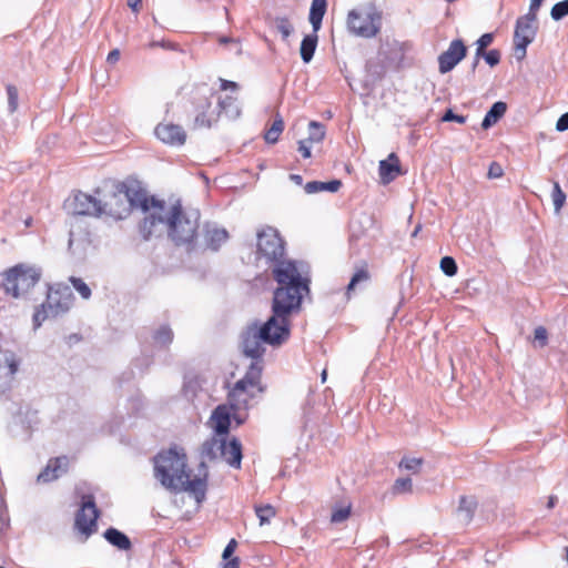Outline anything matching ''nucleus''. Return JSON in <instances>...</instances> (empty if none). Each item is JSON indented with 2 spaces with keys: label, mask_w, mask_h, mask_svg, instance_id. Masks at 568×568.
<instances>
[{
  "label": "nucleus",
  "mask_w": 568,
  "mask_h": 568,
  "mask_svg": "<svg viewBox=\"0 0 568 568\" xmlns=\"http://www.w3.org/2000/svg\"><path fill=\"white\" fill-rule=\"evenodd\" d=\"M148 203L146 199L142 202V209L146 215L140 225V232L144 240L168 232L176 245L193 242L199 229V211H183L180 205L166 207L164 203L154 200H152L151 206Z\"/></svg>",
  "instance_id": "1"
},
{
  "label": "nucleus",
  "mask_w": 568,
  "mask_h": 568,
  "mask_svg": "<svg viewBox=\"0 0 568 568\" xmlns=\"http://www.w3.org/2000/svg\"><path fill=\"white\" fill-rule=\"evenodd\" d=\"M277 286L273 293L272 313L282 320L300 312L304 296L310 293L311 268L304 261L283 260L272 267Z\"/></svg>",
  "instance_id": "2"
},
{
  "label": "nucleus",
  "mask_w": 568,
  "mask_h": 568,
  "mask_svg": "<svg viewBox=\"0 0 568 568\" xmlns=\"http://www.w3.org/2000/svg\"><path fill=\"white\" fill-rule=\"evenodd\" d=\"M185 454L179 453L175 448L162 452L154 457V476L161 485L172 491H187L200 504L204 500L206 493L205 465L201 463L203 477L196 476L193 479L185 471Z\"/></svg>",
  "instance_id": "3"
},
{
  "label": "nucleus",
  "mask_w": 568,
  "mask_h": 568,
  "mask_svg": "<svg viewBox=\"0 0 568 568\" xmlns=\"http://www.w3.org/2000/svg\"><path fill=\"white\" fill-rule=\"evenodd\" d=\"M290 337V321L275 314L260 327H250L243 335L242 348L245 356L261 359L265 348L263 344L278 346Z\"/></svg>",
  "instance_id": "4"
},
{
  "label": "nucleus",
  "mask_w": 568,
  "mask_h": 568,
  "mask_svg": "<svg viewBox=\"0 0 568 568\" xmlns=\"http://www.w3.org/2000/svg\"><path fill=\"white\" fill-rule=\"evenodd\" d=\"M42 277L40 266L18 263L1 273V287L13 298H28Z\"/></svg>",
  "instance_id": "5"
},
{
  "label": "nucleus",
  "mask_w": 568,
  "mask_h": 568,
  "mask_svg": "<svg viewBox=\"0 0 568 568\" xmlns=\"http://www.w3.org/2000/svg\"><path fill=\"white\" fill-rule=\"evenodd\" d=\"M346 28L353 36L374 38L382 28V12L373 3L354 8L347 13Z\"/></svg>",
  "instance_id": "6"
},
{
  "label": "nucleus",
  "mask_w": 568,
  "mask_h": 568,
  "mask_svg": "<svg viewBox=\"0 0 568 568\" xmlns=\"http://www.w3.org/2000/svg\"><path fill=\"white\" fill-rule=\"evenodd\" d=\"M95 193L100 196L101 217H111L118 221L130 215L133 201L126 191L118 187L110 191L97 189Z\"/></svg>",
  "instance_id": "7"
},
{
  "label": "nucleus",
  "mask_w": 568,
  "mask_h": 568,
  "mask_svg": "<svg viewBox=\"0 0 568 568\" xmlns=\"http://www.w3.org/2000/svg\"><path fill=\"white\" fill-rule=\"evenodd\" d=\"M213 91L207 87L199 88L193 97L194 105V128H211L217 122L220 111L216 105H213Z\"/></svg>",
  "instance_id": "8"
},
{
  "label": "nucleus",
  "mask_w": 568,
  "mask_h": 568,
  "mask_svg": "<svg viewBox=\"0 0 568 568\" xmlns=\"http://www.w3.org/2000/svg\"><path fill=\"white\" fill-rule=\"evenodd\" d=\"M257 256L264 257L273 266L283 261L285 243L278 231L272 226H265L257 232Z\"/></svg>",
  "instance_id": "9"
},
{
  "label": "nucleus",
  "mask_w": 568,
  "mask_h": 568,
  "mask_svg": "<svg viewBox=\"0 0 568 568\" xmlns=\"http://www.w3.org/2000/svg\"><path fill=\"white\" fill-rule=\"evenodd\" d=\"M326 8V0H312L308 19L313 27V33L304 37L300 49L301 58L305 63H308L313 59L318 42L317 32L322 27Z\"/></svg>",
  "instance_id": "10"
},
{
  "label": "nucleus",
  "mask_w": 568,
  "mask_h": 568,
  "mask_svg": "<svg viewBox=\"0 0 568 568\" xmlns=\"http://www.w3.org/2000/svg\"><path fill=\"white\" fill-rule=\"evenodd\" d=\"M536 20L537 12L529 10L527 14L519 17L516 21L514 44L515 54L519 60L526 57L527 47L534 41L536 37Z\"/></svg>",
  "instance_id": "11"
},
{
  "label": "nucleus",
  "mask_w": 568,
  "mask_h": 568,
  "mask_svg": "<svg viewBox=\"0 0 568 568\" xmlns=\"http://www.w3.org/2000/svg\"><path fill=\"white\" fill-rule=\"evenodd\" d=\"M256 392L257 390L255 388H251L248 385L244 384V382L240 381H237L234 387L230 390L227 400L237 424L243 422V417L240 415V412L247 409L248 403Z\"/></svg>",
  "instance_id": "12"
},
{
  "label": "nucleus",
  "mask_w": 568,
  "mask_h": 568,
  "mask_svg": "<svg viewBox=\"0 0 568 568\" xmlns=\"http://www.w3.org/2000/svg\"><path fill=\"white\" fill-rule=\"evenodd\" d=\"M69 207L75 215L101 217L100 196L77 192L69 202Z\"/></svg>",
  "instance_id": "13"
},
{
  "label": "nucleus",
  "mask_w": 568,
  "mask_h": 568,
  "mask_svg": "<svg viewBox=\"0 0 568 568\" xmlns=\"http://www.w3.org/2000/svg\"><path fill=\"white\" fill-rule=\"evenodd\" d=\"M467 48L463 40H453L447 50L438 57V70L442 74L452 71L465 57Z\"/></svg>",
  "instance_id": "14"
},
{
  "label": "nucleus",
  "mask_w": 568,
  "mask_h": 568,
  "mask_svg": "<svg viewBox=\"0 0 568 568\" xmlns=\"http://www.w3.org/2000/svg\"><path fill=\"white\" fill-rule=\"evenodd\" d=\"M155 136L164 144L180 148L186 142V132L183 126L171 122H161L154 129Z\"/></svg>",
  "instance_id": "15"
},
{
  "label": "nucleus",
  "mask_w": 568,
  "mask_h": 568,
  "mask_svg": "<svg viewBox=\"0 0 568 568\" xmlns=\"http://www.w3.org/2000/svg\"><path fill=\"white\" fill-rule=\"evenodd\" d=\"M52 317L67 313L73 304V295L69 287L50 291L47 301L43 303Z\"/></svg>",
  "instance_id": "16"
},
{
  "label": "nucleus",
  "mask_w": 568,
  "mask_h": 568,
  "mask_svg": "<svg viewBox=\"0 0 568 568\" xmlns=\"http://www.w3.org/2000/svg\"><path fill=\"white\" fill-rule=\"evenodd\" d=\"M99 511L92 497L83 501L81 509L77 514L75 525L78 529L85 534L91 535L97 528V519Z\"/></svg>",
  "instance_id": "17"
},
{
  "label": "nucleus",
  "mask_w": 568,
  "mask_h": 568,
  "mask_svg": "<svg viewBox=\"0 0 568 568\" xmlns=\"http://www.w3.org/2000/svg\"><path fill=\"white\" fill-rule=\"evenodd\" d=\"M69 468V458L67 456H59L51 458L45 468L38 475V483H50L58 479L65 474Z\"/></svg>",
  "instance_id": "18"
},
{
  "label": "nucleus",
  "mask_w": 568,
  "mask_h": 568,
  "mask_svg": "<svg viewBox=\"0 0 568 568\" xmlns=\"http://www.w3.org/2000/svg\"><path fill=\"white\" fill-rule=\"evenodd\" d=\"M227 239L229 233L225 229L219 227L215 224H205L203 229V241L206 248L217 251Z\"/></svg>",
  "instance_id": "19"
},
{
  "label": "nucleus",
  "mask_w": 568,
  "mask_h": 568,
  "mask_svg": "<svg viewBox=\"0 0 568 568\" xmlns=\"http://www.w3.org/2000/svg\"><path fill=\"white\" fill-rule=\"evenodd\" d=\"M381 182L388 184L402 174L399 159L395 153H390L386 160H382L378 166Z\"/></svg>",
  "instance_id": "20"
},
{
  "label": "nucleus",
  "mask_w": 568,
  "mask_h": 568,
  "mask_svg": "<svg viewBox=\"0 0 568 568\" xmlns=\"http://www.w3.org/2000/svg\"><path fill=\"white\" fill-rule=\"evenodd\" d=\"M220 458H223L231 467L240 468L242 462V445L239 439L232 438L230 442L224 436V445L221 448Z\"/></svg>",
  "instance_id": "21"
},
{
  "label": "nucleus",
  "mask_w": 568,
  "mask_h": 568,
  "mask_svg": "<svg viewBox=\"0 0 568 568\" xmlns=\"http://www.w3.org/2000/svg\"><path fill=\"white\" fill-rule=\"evenodd\" d=\"M212 427L219 436H227L231 424V412L226 405H219L211 416Z\"/></svg>",
  "instance_id": "22"
},
{
  "label": "nucleus",
  "mask_w": 568,
  "mask_h": 568,
  "mask_svg": "<svg viewBox=\"0 0 568 568\" xmlns=\"http://www.w3.org/2000/svg\"><path fill=\"white\" fill-rule=\"evenodd\" d=\"M21 364V358L11 349L0 351V369L7 368L8 376L13 379Z\"/></svg>",
  "instance_id": "23"
},
{
  "label": "nucleus",
  "mask_w": 568,
  "mask_h": 568,
  "mask_svg": "<svg viewBox=\"0 0 568 568\" xmlns=\"http://www.w3.org/2000/svg\"><path fill=\"white\" fill-rule=\"evenodd\" d=\"M224 445V437L223 436H213L212 438L205 440L202 445L201 455L203 458H206L209 460H213L216 458H220L221 455V448Z\"/></svg>",
  "instance_id": "24"
},
{
  "label": "nucleus",
  "mask_w": 568,
  "mask_h": 568,
  "mask_svg": "<svg viewBox=\"0 0 568 568\" xmlns=\"http://www.w3.org/2000/svg\"><path fill=\"white\" fill-rule=\"evenodd\" d=\"M262 369V359H253L245 376L240 379V382H244V384L248 385L251 388H255L256 390L261 392L262 388L260 387V379Z\"/></svg>",
  "instance_id": "25"
},
{
  "label": "nucleus",
  "mask_w": 568,
  "mask_h": 568,
  "mask_svg": "<svg viewBox=\"0 0 568 568\" xmlns=\"http://www.w3.org/2000/svg\"><path fill=\"white\" fill-rule=\"evenodd\" d=\"M262 369V359H253L245 376L240 379V382H244V384L248 385L251 388H255L256 390L261 392L262 388L260 387V379Z\"/></svg>",
  "instance_id": "26"
},
{
  "label": "nucleus",
  "mask_w": 568,
  "mask_h": 568,
  "mask_svg": "<svg viewBox=\"0 0 568 568\" xmlns=\"http://www.w3.org/2000/svg\"><path fill=\"white\" fill-rule=\"evenodd\" d=\"M507 111V104L503 101L495 102L491 108L486 113L481 128L487 130L494 124H496L506 113Z\"/></svg>",
  "instance_id": "27"
},
{
  "label": "nucleus",
  "mask_w": 568,
  "mask_h": 568,
  "mask_svg": "<svg viewBox=\"0 0 568 568\" xmlns=\"http://www.w3.org/2000/svg\"><path fill=\"white\" fill-rule=\"evenodd\" d=\"M342 186L341 180H332L328 182L322 181H311L307 182L304 186V190L307 194H315L318 192H337Z\"/></svg>",
  "instance_id": "28"
},
{
  "label": "nucleus",
  "mask_w": 568,
  "mask_h": 568,
  "mask_svg": "<svg viewBox=\"0 0 568 568\" xmlns=\"http://www.w3.org/2000/svg\"><path fill=\"white\" fill-rule=\"evenodd\" d=\"M104 538L120 550H129L132 546L130 538L115 528H109L104 531Z\"/></svg>",
  "instance_id": "29"
},
{
  "label": "nucleus",
  "mask_w": 568,
  "mask_h": 568,
  "mask_svg": "<svg viewBox=\"0 0 568 568\" xmlns=\"http://www.w3.org/2000/svg\"><path fill=\"white\" fill-rule=\"evenodd\" d=\"M216 106L219 108L220 113L223 111L230 119H236L241 114L236 99L231 95H227L224 99H219Z\"/></svg>",
  "instance_id": "30"
},
{
  "label": "nucleus",
  "mask_w": 568,
  "mask_h": 568,
  "mask_svg": "<svg viewBox=\"0 0 568 568\" xmlns=\"http://www.w3.org/2000/svg\"><path fill=\"white\" fill-rule=\"evenodd\" d=\"M369 281V273L366 268H358L354 275L352 276L347 287H346V296L351 297L352 293L356 290L362 288Z\"/></svg>",
  "instance_id": "31"
},
{
  "label": "nucleus",
  "mask_w": 568,
  "mask_h": 568,
  "mask_svg": "<svg viewBox=\"0 0 568 568\" xmlns=\"http://www.w3.org/2000/svg\"><path fill=\"white\" fill-rule=\"evenodd\" d=\"M351 513H352L351 501L336 503L332 509L331 523L341 524L349 518Z\"/></svg>",
  "instance_id": "32"
},
{
  "label": "nucleus",
  "mask_w": 568,
  "mask_h": 568,
  "mask_svg": "<svg viewBox=\"0 0 568 568\" xmlns=\"http://www.w3.org/2000/svg\"><path fill=\"white\" fill-rule=\"evenodd\" d=\"M271 26L282 34L283 40H287V38L294 31L293 24L291 23L290 19L282 16L272 18Z\"/></svg>",
  "instance_id": "33"
},
{
  "label": "nucleus",
  "mask_w": 568,
  "mask_h": 568,
  "mask_svg": "<svg viewBox=\"0 0 568 568\" xmlns=\"http://www.w3.org/2000/svg\"><path fill=\"white\" fill-rule=\"evenodd\" d=\"M237 544L235 539H231L223 550V559L226 560L223 568H240V559L232 557Z\"/></svg>",
  "instance_id": "34"
},
{
  "label": "nucleus",
  "mask_w": 568,
  "mask_h": 568,
  "mask_svg": "<svg viewBox=\"0 0 568 568\" xmlns=\"http://www.w3.org/2000/svg\"><path fill=\"white\" fill-rule=\"evenodd\" d=\"M476 508V501L474 498L463 496L459 501L458 513L463 517L465 523L470 521Z\"/></svg>",
  "instance_id": "35"
},
{
  "label": "nucleus",
  "mask_w": 568,
  "mask_h": 568,
  "mask_svg": "<svg viewBox=\"0 0 568 568\" xmlns=\"http://www.w3.org/2000/svg\"><path fill=\"white\" fill-rule=\"evenodd\" d=\"M283 130H284V121L280 115H277L274 119L272 126L265 133V136H264L265 141L267 143L277 142L280 134L283 132Z\"/></svg>",
  "instance_id": "36"
},
{
  "label": "nucleus",
  "mask_w": 568,
  "mask_h": 568,
  "mask_svg": "<svg viewBox=\"0 0 568 568\" xmlns=\"http://www.w3.org/2000/svg\"><path fill=\"white\" fill-rule=\"evenodd\" d=\"M325 138V128L317 121H311L308 124V138L306 139L310 143H318Z\"/></svg>",
  "instance_id": "37"
},
{
  "label": "nucleus",
  "mask_w": 568,
  "mask_h": 568,
  "mask_svg": "<svg viewBox=\"0 0 568 568\" xmlns=\"http://www.w3.org/2000/svg\"><path fill=\"white\" fill-rule=\"evenodd\" d=\"M255 514L258 517L260 526H264L276 515V510L272 505L255 506Z\"/></svg>",
  "instance_id": "38"
},
{
  "label": "nucleus",
  "mask_w": 568,
  "mask_h": 568,
  "mask_svg": "<svg viewBox=\"0 0 568 568\" xmlns=\"http://www.w3.org/2000/svg\"><path fill=\"white\" fill-rule=\"evenodd\" d=\"M551 200H552L555 212L558 214L566 202V194L561 190L558 182H554Z\"/></svg>",
  "instance_id": "39"
},
{
  "label": "nucleus",
  "mask_w": 568,
  "mask_h": 568,
  "mask_svg": "<svg viewBox=\"0 0 568 568\" xmlns=\"http://www.w3.org/2000/svg\"><path fill=\"white\" fill-rule=\"evenodd\" d=\"M413 491V483L409 477L398 478L393 485V494H410Z\"/></svg>",
  "instance_id": "40"
},
{
  "label": "nucleus",
  "mask_w": 568,
  "mask_h": 568,
  "mask_svg": "<svg viewBox=\"0 0 568 568\" xmlns=\"http://www.w3.org/2000/svg\"><path fill=\"white\" fill-rule=\"evenodd\" d=\"M173 339V333L170 327L162 326L154 334V341L161 346L170 344Z\"/></svg>",
  "instance_id": "41"
},
{
  "label": "nucleus",
  "mask_w": 568,
  "mask_h": 568,
  "mask_svg": "<svg viewBox=\"0 0 568 568\" xmlns=\"http://www.w3.org/2000/svg\"><path fill=\"white\" fill-rule=\"evenodd\" d=\"M423 463V458L404 457L399 463V467L405 468L406 470H409L414 474H417Z\"/></svg>",
  "instance_id": "42"
},
{
  "label": "nucleus",
  "mask_w": 568,
  "mask_h": 568,
  "mask_svg": "<svg viewBox=\"0 0 568 568\" xmlns=\"http://www.w3.org/2000/svg\"><path fill=\"white\" fill-rule=\"evenodd\" d=\"M550 16L555 21H559L568 16V0H564L554 4Z\"/></svg>",
  "instance_id": "43"
},
{
  "label": "nucleus",
  "mask_w": 568,
  "mask_h": 568,
  "mask_svg": "<svg viewBox=\"0 0 568 568\" xmlns=\"http://www.w3.org/2000/svg\"><path fill=\"white\" fill-rule=\"evenodd\" d=\"M7 95H8L9 112L13 113L18 109V99H19L18 89L12 84H8L7 85Z\"/></svg>",
  "instance_id": "44"
},
{
  "label": "nucleus",
  "mask_w": 568,
  "mask_h": 568,
  "mask_svg": "<svg viewBox=\"0 0 568 568\" xmlns=\"http://www.w3.org/2000/svg\"><path fill=\"white\" fill-rule=\"evenodd\" d=\"M70 282L74 290L81 295L82 298L88 300L91 296L90 287L79 277H70Z\"/></svg>",
  "instance_id": "45"
},
{
  "label": "nucleus",
  "mask_w": 568,
  "mask_h": 568,
  "mask_svg": "<svg viewBox=\"0 0 568 568\" xmlns=\"http://www.w3.org/2000/svg\"><path fill=\"white\" fill-rule=\"evenodd\" d=\"M440 270L447 276H454L457 273V264L450 256H445L440 260Z\"/></svg>",
  "instance_id": "46"
},
{
  "label": "nucleus",
  "mask_w": 568,
  "mask_h": 568,
  "mask_svg": "<svg viewBox=\"0 0 568 568\" xmlns=\"http://www.w3.org/2000/svg\"><path fill=\"white\" fill-rule=\"evenodd\" d=\"M49 317H52V314H49V310L45 307L44 304H42L41 307L37 310L36 313L33 314L34 328H39L42 325V323Z\"/></svg>",
  "instance_id": "47"
},
{
  "label": "nucleus",
  "mask_w": 568,
  "mask_h": 568,
  "mask_svg": "<svg viewBox=\"0 0 568 568\" xmlns=\"http://www.w3.org/2000/svg\"><path fill=\"white\" fill-rule=\"evenodd\" d=\"M534 339L539 344L540 347H544L547 344L548 333L544 326H538L534 332Z\"/></svg>",
  "instance_id": "48"
},
{
  "label": "nucleus",
  "mask_w": 568,
  "mask_h": 568,
  "mask_svg": "<svg viewBox=\"0 0 568 568\" xmlns=\"http://www.w3.org/2000/svg\"><path fill=\"white\" fill-rule=\"evenodd\" d=\"M484 60L486 61V63H488L490 67H495L499 63L500 61V52L496 49L494 50H489L488 52H486V54L484 55Z\"/></svg>",
  "instance_id": "49"
},
{
  "label": "nucleus",
  "mask_w": 568,
  "mask_h": 568,
  "mask_svg": "<svg viewBox=\"0 0 568 568\" xmlns=\"http://www.w3.org/2000/svg\"><path fill=\"white\" fill-rule=\"evenodd\" d=\"M442 121H444V122L455 121V122H458V123L463 124V123L466 122V118L463 116V115L455 114L453 112V110L448 109L445 112V114L443 115Z\"/></svg>",
  "instance_id": "50"
},
{
  "label": "nucleus",
  "mask_w": 568,
  "mask_h": 568,
  "mask_svg": "<svg viewBox=\"0 0 568 568\" xmlns=\"http://www.w3.org/2000/svg\"><path fill=\"white\" fill-rule=\"evenodd\" d=\"M219 42L221 44H231V45H235V54L236 55H240L242 53V47H241V43L237 39H233V38H229V37H221L219 39Z\"/></svg>",
  "instance_id": "51"
},
{
  "label": "nucleus",
  "mask_w": 568,
  "mask_h": 568,
  "mask_svg": "<svg viewBox=\"0 0 568 568\" xmlns=\"http://www.w3.org/2000/svg\"><path fill=\"white\" fill-rule=\"evenodd\" d=\"M503 174H504V171H503V168L500 164H498L497 162H493L489 165V170H488L489 179H498V178L503 176Z\"/></svg>",
  "instance_id": "52"
},
{
  "label": "nucleus",
  "mask_w": 568,
  "mask_h": 568,
  "mask_svg": "<svg viewBox=\"0 0 568 568\" xmlns=\"http://www.w3.org/2000/svg\"><path fill=\"white\" fill-rule=\"evenodd\" d=\"M310 141L301 140L298 141V152L303 158L308 159L311 156V145Z\"/></svg>",
  "instance_id": "53"
},
{
  "label": "nucleus",
  "mask_w": 568,
  "mask_h": 568,
  "mask_svg": "<svg viewBox=\"0 0 568 568\" xmlns=\"http://www.w3.org/2000/svg\"><path fill=\"white\" fill-rule=\"evenodd\" d=\"M556 130L564 132L568 130V112L564 113L556 123Z\"/></svg>",
  "instance_id": "54"
},
{
  "label": "nucleus",
  "mask_w": 568,
  "mask_h": 568,
  "mask_svg": "<svg viewBox=\"0 0 568 568\" xmlns=\"http://www.w3.org/2000/svg\"><path fill=\"white\" fill-rule=\"evenodd\" d=\"M493 34L491 33H484L477 41L476 45H479L484 49H486L491 42H493Z\"/></svg>",
  "instance_id": "55"
},
{
  "label": "nucleus",
  "mask_w": 568,
  "mask_h": 568,
  "mask_svg": "<svg viewBox=\"0 0 568 568\" xmlns=\"http://www.w3.org/2000/svg\"><path fill=\"white\" fill-rule=\"evenodd\" d=\"M220 82H221V89L222 90H232V91H236L239 85L236 82H233V81H229V80H224V79H220Z\"/></svg>",
  "instance_id": "56"
},
{
  "label": "nucleus",
  "mask_w": 568,
  "mask_h": 568,
  "mask_svg": "<svg viewBox=\"0 0 568 568\" xmlns=\"http://www.w3.org/2000/svg\"><path fill=\"white\" fill-rule=\"evenodd\" d=\"M119 59H120V51L118 49H114V50L110 51L108 57H106V61L110 64L116 63L119 61Z\"/></svg>",
  "instance_id": "57"
},
{
  "label": "nucleus",
  "mask_w": 568,
  "mask_h": 568,
  "mask_svg": "<svg viewBox=\"0 0 568 568\" xmlns=\"http://www.w3.org/2000/svg\"><path fill=\"white\" fill-rule=\"evenodd\" d=\"M544 0H530L529 9L530 11L537 12L539 8L541 7Z\"/></svg>",
  "instance_id": "58"
},
{
  "label": "nucleus",
  "mask_w": 568,
  "mask_h": 568,
  "mask_svg": "<svg viewBox=\"0 0 568 568\" xmlns=\"http://www.w3.org/2000/svg\"><path fill=\"white\" fill-rule=\"evenodd\" d=\"M290 180L297 185H301L303 183V178L300 174H291Z\"/></svg>",
  "instance_id": "59"
},
{
  "label": "nucleus",
  "mask_w": 568,
  "mask_h": 568,
  "mask_svg": "<svg viewBox=\"0 0 568 568\" xmlns=\"http://www.w3.org/2000/svg\"><path fill=\"white\" fill-rule=\"evenodd\" d=\"M485 54H486L485 49L477 45L476 52H475V58H477V60H480V58H484Z\"/></svg>",
  "instance_id": "60"
},
{
  "label": "nucleus",
  "mask_w": 568,
  "mask_h": 568,
  "mask_svg": "<svg viewBox=\"0 0 568 568\" xmlns=\"http://www.w3.org/2000/svg\"><path fill=\"white\" fill-rule=\"evenodd\" d=\"M141 3V0H128V6L133 10L138 11V7Z\"/></svg>",
  "instance_id": "61"
},
{
  "label": "nucleus",
  "mask_w": 568,
  "mask_h": 568,
  "mask_svg": "<svg viewBox=\"0 0 568 568\" xmlns=\"http://www.w3.org/2000/svg\"><path fill=\"white\" fill-rule=\"evenodd\" d=\"M556 503H557V498L554 497V496H550L549 499H548V503H547V507L548 508H554Z\"/></svg>",
  "instance_id": "62"
},
{
  "label": "nucleus",
  "mask_w": 568,
  "mask_h": 568,
  "mask_svg": "<svg viewBox=\"0 0 568 568\" xmlns=\"http://www.w3.org/2000/svg\"><path fill=\"white\" fill-rule=\"evenodd\" d=\"M479 63V60L477 58H474L473 64H471V71L474 72Z\"/></svg>",
  "instance_id": "63"
},
{
  "label": "nucleus",
  "mask_w": 568,
  "mask_h": 568,
  "mask_svg": "<svg viewBox=\"0 0 568 568\" xmlns=\"http://www.w3.org/2000/svg\"><path fill=\"white\" fill-rule=\"evenodd\" d=\"M326 377H327V372H326V369H324V371L322 372V374H321L322 383H325Z\"/></svg>",
  "instance_id": "64"
}]
</instances>
